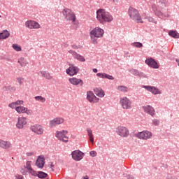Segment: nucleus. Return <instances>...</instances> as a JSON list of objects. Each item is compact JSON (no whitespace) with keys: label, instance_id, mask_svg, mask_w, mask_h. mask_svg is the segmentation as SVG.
<instances>
[{"label":"nucleus","instance_id":"nucleus-3","mask_svg":"<svg viewBox=\"0 0 179 179\" xmlns=\"http://www.w3.org/2000/svg\"><path fill=\"white\" fill-rule=\"evenodd\" d=\"M128 15L134 22H136V23H143L142 17L137 9L132 7L129 8Z\"/></svg>","mask_w":179,"mask_h":179},{"label":"nucleus","instance_id":"nucleus-16","mask_svg":"<svg viewBox=\"0 0 179 179\" xmlns=\"http://www.w3.org/2000/svg\"><path fill=\"white\" fill-rule=\"evenodd\" d=\"M27 124V118L24 117H20L17 119V122L16 124L17 128L18 129H22V128Z\"/></svg>","mask_w":179,"mask_h":179},{"label":"nucleus","instance_id":"nucleus-19","mask_svg":"<svg viewBox=\"0 0 179 179\" xmlns=\"http://www.w3.org/2000/svg\"><path fill=\"white\" fill-rule=\"evenodd\" d=\"M87 99L90 103H96V100H99V98L92 91H89L87 92Z\"/></svg>","mask_w":179,"mask_h":179},{"label":"nucleus","instance_id":"nucleus-44","mask_svg":"<svg viewBox=\"0 0 179 179\" xmlns=\"http://www.w3.org/2000/svg\"><path fill=\"white\" fill-rule=\"evenodd\" d=\"M90 155L92 157H96V156H97V152L96 151H91Z\"/></svg>","mask_w":179,"mask_h":179},{"label":"nucleus","instance_id":"nucleus-54","mask_svg":"<svg viewBox=\"0 0 179 179\" xmlns=\"http://www.w3.org/2000/svg\"><path fill=\"white\" fill-rule=\"evenodd\" d=\"M83 179H89V176H85L83 178Z\"/></svg>","mask_w":179,"mask_h":179},{"label":"nucleus","instance_id":"nucleus-8","mask_svg":"<svg viewBox=\"0 0 179 179\" xmlns=\"http://www.w3.org/2000/svg\"><path fill=\"white\" fill-rule=\"evenodd\" d=\"M116 133L122 138H128L129 136V130L124 126L117 127L116 129Z\"/></svg>","mask_w":179,"mask_h":179},{"label":"nucleus","instance_id":"nucleus-51","mask_svg":"<svg viewBox=\"0 0 179 179\" xmlns=\"http://www.w3.org/2000/svg\"><path fill=\"white\" fill-rule=\"evenodd\" d=\"M50 167H52V171H54V169H52V167H54V164L52 163L50 164Z\"/></svg>","mask_w":179,"mask_h":179},{"label":"nucleus","instance_id":"nucleus-53","mask_svg":"<svg viewBox=\"0 0 179 179\" xmlns=\"http://www.w3.org/2000/svg\"><path fill=\"white\" fill-rule=\"evenodd\" d=\"M11 90H16V87H11Z\"/></svg>","mask_w":179,"mask_h":179},{"label":"nucleus","instance_id":"nucleus-24","mask_svg":"<svg viewBox=\"0 0 179 179\" xmlns=\"http://www.w3.org/2000/svg\"><path fill=\"white\" fill-rule=\"evenodd\" d=\"M45 164V159L43 157H39L36 162V166L38 167V169H43L44 167V164Z\"/></svg>","mask_w":179,"mask_h":179},{"label":"nucleus","instance_id":"nucleus-29","mask_svg":"<svg viewBox=\"0 0 179 179\" xmlns=\"http://www.w3.org/2000/svg\"><path fill=\"white\" fill-rule=\"evenodd\" d=\"M94 92L95 94H96L98 96V97H104V96L106 94L104 93V91L100 87L94 88Z\"/></svg>","mask_w":179,"mask_h":179},{"label":"nucleus","instance_id":"nucleus-23","mask_svg":"<svg viewBox=\"0 0 179 179\" xmlns=\"http://www.w3.org/2000/svg\"><path fill=\"white\" fill-rule=\"evenodd\" d=\"M145 113H147V114H149L150 115H152V117H153V115H155V108H153V107L147 105L143 107Z\"/></svg>","mask_w":179,"mask_h":179},{"label":"nucleus","instance_id":"nucleus-27","mask_svg":"<svg viewBox=\"0 0 179 179\" xmlns=\"http://www.w3.org/2000/svg\"><path fill=\"white\" fill-rule=\"evenodd\" d=\"M10 36V33L8 30H3L0 33V40H6Z\"/></svg>","mask_w":179,"mask_h":179},{"label":"nucleus","instance_id":"nucleus-6","mask_svg":"<svg viewBox=\"0 0 179 179\" xmlns=\"http://www.w3.org/2000/svg\"><path fill=\"white\" fill-rule=\"evenodd\" d=\"M67 135V130L57 131L55 133L56 138L64 143H68V142H69V137H68Z\"/></svg>","mask_w":179,"mask_h":179},{"label":"nucleus","instance_id":"nucleus-28","mask_svg":"<svg viewBox=\"0 0 179 179\" xmlns=\"http://www.w3.org/2000/svg\"><path fill=\"white\" fill-rule=\"evenodd\" d=\"M17 62L18 64H20L22 68H24V66H27L29 64L27 59H24V57H20L17 59Z\"/></svg>","mask_w":179,"mask_h":179},{"label":"nucleus","instance_id":"nucleus-43","mask_svg":"<svg viewBox=\"0 0 179 179\" xmlns=\"http://www.w3.org/2000/svg\"><path fill=\"white\" fill-rule=\"evenodd\" d=\"M8 107H10V108H16V103L15 102H12L11 103H9Z\"/></svg>","mask_w":179,"mask_h":179},{"label":"nucleus","instance_id":"nucleus-20","mask_svg":"<svg viewBox=\"0 0 179 179\" xmlns=\"http://www.w3.org/2000/svg\"><path fill=\"white\" fill-rule=\"evenodd\" d=\"M69 82L71 85H73V86H78V85H80V86H83V80H82L81 79L72 78H69Z\"/></svg>","mask_w":179,"mask_h":179},{"label":"nucleus","instance_id":"nucleus-52","mask_svg":"<svg viewBox=\"0 0 179 179\" xmlns=\"http://www.w3.org/2000/svg\"><path fill=\"white\" fill-rule=\"evenodd\" d=\"M129 179H134V176H129V178H128Z\"/></svg>","mask_w":179,"mask_h":179},{"label":"nucleus","instance_id":"nucleus-47","mask_svg":"<svg viewBox=\"0 0 179 179\" xmlns=\"http://www.w3.org/2000/svg\"><path fill=\"white\" fill-rule=\"evenodd\" d=\"M15 179H23V176L22 175H16Z\"/></svg>","mask_w":179,"mask_h":179},{"label":"nucleus","instance_id":"nucleus-12","mask_svg":"<svg viewBox=\"0 0 179 179\" xmlns=\"http://www.w3.org/2000/svg\"><path fill=\"white\" fill-rule=\"evenodd\" d=\"M15 111H17L18 114H27V115H31V114H33V110L24 106L15 107Z\"/></svg>","mask_w":179,"mask_h":179},{"label":"nucleus","instance_id":"nucleus-13","mask_svg":"<svg viewBox=\"0 0 179 179\" xmlns=\"http://www.w3.org/2000/svg\"><path fill=\"white\" fill-rule=\"evenodd\" d=\"M78 72H79V68L73 64H70L69 68L66 70V73L70 76L76 75Z\"/></svg>","mask_w":179,"mask_h":179},{"label":"nucleus","instance_id":"nucleus-40","mask_svg":"<svg viewBox=\"0 0 179 179\" xmlns=\"http://www.w3.org/2000/svg\"><path fill=\"white\" fill-rule=\"evenodd\" d=\"M24 171H27V170H30L31 169V161H28L27 162V166L24 167Z\"/></svg>","mask_w":179,"mask_h":179},{"label":"nucleus","instance_id":"nucleus-15","mask_svg":"<svg viewBox=\"0 0 179 179\" xmlns=\"http://www.w3.org/2000/svg\"><path fill=\"white\" fill-rule=\"evenodd\" d=\"M83 152L80 150H75L71 153V156L76 162H80L83 159Z\"/></svg>","mask_w":179,"mask_h":179},{"label":"nucleus","instance_id":"nucleus-11","mask_svg":"<svg viewBox=\"0 0 179 179\" xmlns=\"http://www.w3.org/2000/svg\"><path fill=\"white\" fill-rule=\"evenodd\" d=\"M65 122V119L64 117H55L53 120L50 121L49 127L50 128H54L57 125H61Z\"/></svg>","mask_w":179,"mask_h":179},{"label":"nucleus","instance_id":"nucleus-50","mask_svg":"<svg viewBox=\"0 0 179 179\" xmlns=\"http://www.w3.org/2000/svg\"><path fill=\"white\" fill-rule=\"evenodd\" d=\"M93 72L94 73H97V69H93Z\"/></svg>","mask_w":179,"mask_h":179},{"label":"nucleus","instance_id":"nucleus-21","mask_svg":"<svg viewBox=\"0 0 179 179\" xmlns=\"http://www.w3.org/2000/svg\"><path fill=\"white\" fill-rule=\"evenodd\" d=\"M145 64H147V65H148L151 68H154L155 69H157V68H159V65H157V62H156V61H155V59L152 58L147 59L145 60Z\"/></svg>","mask_w":179,"mask_h":179},{"label":"nucleus","instance_id":"nucleus-31","mask_svg":"<svg viewBox=\"0 0 179 179\" xmlns=\"http://www.w3.org/2000/svg\"><path fill=\"white\" fill-rule=\"evenodd\" d=\"M87 132L88 134L89 139L92 143L94 142V138H93V131L92 129H87Z\"/></svg>","mask_w":179,"mask_h":179},{"label":"nucleus","instance_id":"nucleus-36","mask_svg":"<svg viewBox=\"0 0 179 179\" xmlns=\"http://www.w3.org/2000/svg\"><path fill=\"white\" fill-rule=\"evenodd\" d=\"M36 101H40L41 103H45V98L43 97L42 96H36L34 97Z\"/></svg>","mask_w":179,"mask_h":179},{"label":"nucleus","instance_id":"nucleus-42","mask_svg":"<svg viewBox=\"0 0 179 179\" xmlns=\"http://www.w3.org/2000/svg\"><path fill=\"white\" fill-rule=\"evenodd\" d=\"M15 106H23V104L24 103V101H23V100H17L15 102Z\"/></svg>","mask_w":179,"mask_h":179},{"label":"nucleus","instance_id":"nucleus-45","mask_svg":"<svg viewBox=\"0 0 179 179\" xmlns=\"http://www.w3.org/2000/svg\"><path fill=\"white\" fill-rule=\"evenodd\" d=\"M104 73H96V76H98V78H101L102 79H104Z\"/></svg>","mask_w":179,"mask_h":179},{"label":"nucleus","instance_id":"nucleus-34","mask_svg":"<svg viewBox=\"0 0 179 179\" xmlns=\"http://www.w3.org/2000/svg\"><path fill=\"white\" fill-rule=\"evenodd\" d=\"M37 177H38V178H45L48 176V174L43 172V171H39L37 175Z\"/></svg>","mask_w":179,"mask_h":179},{"label":"nucleus","instance_id":"nucleus-46","mask_svg":"<svg viewBox=\"0 0 179 179\" xmlns=\"http://www.w3.org/2000/svg\"><path fill=\"white\" fill-rule=\"evenodd\" d=\"M159 122H159L158 120H156V119H154V120H152V124H153L154 125H159Z\"/></svg>","mask_w":179,"mask_h":179},{"label":"nucleus","instance_id":"nucleus-9","mask_svg":"<svg viewBox=\"0 0 179 179\" xmlns=\"http://www.w3.org/2000/svg\"><path fill=\"white\" fill-rule=\"evenodd\" d=\"M120 103L124 110H129L132 108L131 101L126 96L120 98Z\"/></svg>","mask_w":179,"mask_h":179},{"label":"nucleus","instance_id":"nucleus-38","mask_svg":"<svg viewBox=\"0 0 179 179\" xmlns=\"http://www.w3.org/2000/svg\"><path fill=\"white\" fill-rule=\"evenodd\" d=\"M16 82L17 83H18V85H22L24 82V78H23L22 77H17L16 78Z\"/></svg>","mask_w":179,"mask_h":179},{"label":"nucleus","instance_id":"nucleus-35","mask_svg":"<svg viewBox=\"0 0 179 179\" xmlns=\"http://www.w3.org/2000/svg\"><path fill=\"white\" fill-rule=\"evenodd\" d=\"M132 47H136V48H142L143 44L141 42H134L131 43Z\"/></svg>","mask_w":179,"mask_h":179},{"label":"nucleus","instance_id":"nucleus-30","mask_svg":"<svg viewBox=\"0 0 179 179\" xmlns=\"http://www.w3.org/2000/svg\"><path fill=\"white\" fill-rule=\"evenodd\" d=\"M40 73H41L42 78H45V79H48V80H51V79H52L51 74L46 71H41Z\"/></svg>","mask_w":179,"mask_h":179},{"label":"nucleus","instance_id":"nucleus-37","mask_svg":"<svg viewBox=\"0 0 179 179\" xmlns=\"http://www.w3.org/2000/svg\"><path fill=\"white\" fill-rule=\"evenodd\" d=\"M144 19H147L150 23H155V24L157 23V21L150 16H145Z\"/></svg>","mask_w":179,"mask_h":179},{"label":"nucleus","instance_id":"nucleus-5","mask_svg":"<svg viewBox=\"0 0 179 179\" xmlns=\"http://www.w3.org/2000/svg\"><path fill=\"white\" fill-rule=\"evenodd\" d=\"M63 16L66 20H69V22H72V23L75 22L76 20V15H75V13L72 11V10L65 8L62 10Z\"/></svg>","mask_w":179,"mask_h":179},{"label":"nucleus","instance_id":"nucleus-14","mask_svg":"<svg viewBox=\"0 0 179 179\" xmlns=\"http://www.w3.org/2000/svg\"><path fill=\"white\" fill-rule=\"evenodd\" d=\"M25 26L27 27H28V29H41V25H40L38 24V22H37L36 21H33V20L27 21L25 22Z\"/></svg>","mask_w":179,"mask_h":179},{"label":"nucleus","instance_id":"nucleus-39","mask_svg":"<svg viewBox=\"0 0 179 179\" xmlns=\"http://www.w3.org/2000/svg\"><path fill=\"white\" fill-rule=\"evenodd\" d=\"M13 50H15V51H22V48L20 47V45H17V44H13Z\"/></svg>","mask_w":179,"mask_h":179},{"label":"nucleus","instance_id":"nucleus-18","mask_svg":"<svg viewBox=\"0 0 179 179\" xmlns=\"http://www.w3.org/2000/svg\"><path fill=\"white\" fill-rule=\"evenodd\" d=\"M0 148H1V149H4L5 150H8V149H10V148H12V143L10 141L0 139Z\"/></svg>","mask_w":179,"mask_h":179},{"label":"nucleus","instance_id":"nucleus-22","mask_svg":"<svg viewBox=\"0 0 179 179\" xmlns=\"http://www.w3.org/2000/svg\"><path fill=\"white\" fill-rule=\"evenodd\" d=\"M144 88L146 89L148 92H151L152 94H161L160 90L159 89L156 88L155 87L152 86H144Z\"/></svg>","mask_w":179,"mask_h":179},{"label":"nucleus","instance_id":"nucleus-1","mask_svg":"<svg viewBox=\"0 0 179 179\" xmlns=\"http://www.w3.org/2000/svg\"><path fill=\"white\" fill-rule=\"evenodd\" d=\"M113 15L105 9L100 8L96 11V20L101 24L111 23L113 20Z\"/></svg>","mask_w":179,"mask_h":179},{"label":"nucleus","instance_id":"nucleus-48","mask_svg":"<svg viewBox=\"0 0 179 179\" xmlns=\"http://www.w3.org/2000/svg\"><path fill=\"white\" fill-rule=\"evenodd\" d=\"M119 0H109L110 2H112V3H118Z\"/></svg>","mask_w":179,"mask_h":179},{"label":"nucleus","instance_id":"nucleus-7","mask_svg":"<svg viewBox=\"0 0 179 179\" xmlns=\"http://www.w3.org/2000/svg\"><path fill=\"white\" fill-rule=\"evenodd\" d=\"M152 132L145 130L141 132H138L136 134V137L138 139H142L143 141H148V139H151L152 136Z\"/></svg>","mask_w":179,"mask_h":179},{"label":"nucleus","instance_id":"nucleus-10","mask_svg":"<svg viewBox=\"0 0 179 179\" xmlns=\"http://www.w3.org/2000/svg\"><path fill=\"white\" fill-rule=\"evenodd\" d=\"M30 129L36 135H43V134H44V127L40 124L32 125L31 126Z\"/></svg>","mask_w":179,"mask_h":179},{"label":"nucleus","instance_id":"nucleus-26","mask_svg":"<svg viewBox=\"0 0 179 179\" xmlns=\"http://www.w3.org/2000/svg\"><path fill=\"white\" fill-rule=\"evenodd\" d=\"M21 173L24 176H26L27 173H29V174H31V176H33L34 177H37V171L32 169V168L31 169H28L27 171H24V169H22Z\"/></svg>","mask_w":179,"mask_h":179},{"label":"nucleus","instance_id":"nucleus-55","mask_svg":"<svg viewBox=\"0 0 179 179\" xmlns=\"http://www.w3.org/2000/svg\"><path fill=\"white\" fill-rule=\"evenodd\" d=\"M0 17H1V15H0Z\"/></svg>","mask_w":179,"mask_h":179},{"label":"nucleus","instance_id":"nucleus-32","mask_svg":"<svg viewBox=\"0 0 179 179\" xmlns=\"http://www.w3.org/2000/svg\"><path fill=\"white\" fill-rule=\"evenodd\" d=\"M117 90H118V92H121L122 93H127V92H128V87L124 85H119L117 87Z\"/></svg>","mask_w":179,"mask_h":179},{"label":"nucleus","instance_id":"nucleus-49","mask_svg":"<svg viewBox=\"0 0 179 179\" xmlns=\"http://www.w3.org/2000/svg\"><path fill=\"white\" fill-rule=\"evenodd\" d=\"M71 47L73 48V50H78V48H79L76 45H72Z\"/></svg>","mask_w":179,"mask_h":179},{"label":"nucleus","instance_id":"nucleus-25","mask_svg":"<svg viewBox=\"0 0 179 179\" xmlns=\"http://www.w3.org/2000/svg\"><path fill=\"white\" fill-rule=\"evenodd\" d=\"M129 72H130V73H132V75H134V76H138L139 78H143V76H145V74H143V73L135 69H129Z\"/></svg>","mask_w":179,"mask_h":179},{"label":"nucleus","instance_id":"nucleus-41","mask_svg":"<svg viewBox=\"0 0 179 179\" xmlns=\"http://www.w3.org/2000/svg\"><path fill=\"white\" fill-rule=\"evenodd\" d=\"M103 79H109V80H114V77L113 76H110L107 73H104Z\"/></svg>","mask_w":179,"mask_h":179},{"label":"nucleus","instance_id":"nucleus-33","mask_svg":"<svg viewBox=\"0 0 179 179\" xmlns=\"http://www.w3.org/2000/svg\"><path fill=\"white\" fill-rule=\"evenodd\" d=\"M169 34L171 37H173V38H179V34L177 31H170Z\"/></svg>","mask_w":179,"mask_h":179},{"label":"nucleus","instance_id":"nucleus-2","mask_svg":"<svg viewBox=\"0 0 179 179\" xmlns=\"http://www.w3.org/2000/svg\"><path fill=\"white\" fill-rule=\"evenodd\" d=\"M91 41L93 44H97V38H101L104 36V30L100 27H96L90 32Z\"/></svg>","mask_w":179,"mask_h":179},{"label":"nucleus","instance_id":"nucleus-17","mask_svg":"<svg viewBox=\"0 0 179 179\" xmlns=\"http://www.w3.org/2000/svg\"><path fill=\"white\" fill-rule=\"evenodd\" d=\"M68 52H69V54H71L72 57H73V58H75V59L80 61V62H85V61H86V59H85V57L78 54V52H76L73 50H69Z\"/></svg>","mask_w":179,"mask_h":179},{"label":"nucleus","instance_id":"nucleus-4","mask_svg":"<svg viewBox=\"0 0 179 179\" xmlns=\"http://www.w3.org/2000/svg\"><path fill=\"white\" fill-rule=\"evenodd\" d=\"M167 5V1L166 0H160L157 5L154 4L152 6V10L158 17H164V15L160 10L162 9V6H166Z\"/></svg>","mask_w":179,"mask_h":179}]
</instances>
